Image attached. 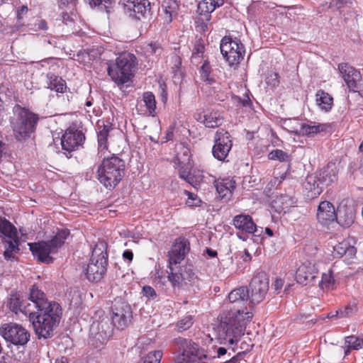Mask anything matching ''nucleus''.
<instances>
[{"label": "nucleus", "instance_id": "obj_1", "mask_svg": "<svg viewBox=\"0 0 363 363\" xmlns=\"http://www.w3.org/2000/svg\"><path fill=\"white\" fill-rule=\"evenodd\" d=\"M252 317V313L247 307H230L223 311L218 318L219 323L217 328L220 343L236 345Z\"/></svg>", "mask_w": 363, "mask_h": 363}, {"label": "nucleus", "instance_id": "obj_2", "mask_svg": "<svg viewBox=\"0 0 363 363\" xmlns=\"http://www.w3.org/2000/svg\"><path fill=\"white\" fill-rule=\"evenodd\" d=\"M95 178L106 189L113 190L125 175V162L116 155L104 157L92 168Z\"/></svg>", "mask_w": 363, "mask_h": 363}, {"label": "nucleus", "instance_id": "obj_3", "mask_svg": "<svg viewBox=\"0 0 363 363\" xmlns=\"http://www.w3.org/2000/svg\"><path fill=\"white\" fill-rule=\"evenodd\" d=\"M40 116L29 108L18 104L12 108L10 125L14 138L18 142H25L35 133Z\"/></svg>", "mask_w": 363, "mask_h": 363}, {"label": "nucleus", "instance_id": "obj_4", "mask_svg": "<svg viewBox=\"0 0 363 363\" xmlns=\"http://www.w3.org/2000/svg\"><path fill=\"white\" fill-rule=\"evenodd\" d=\"M138 64V59L134 54L128 52H121L115 60L107 63L108 75L120 89H122L125 84L132 82Z\"/></svg>", "mask_w": 363, "mask_h": 363}, {"label": "nucleus", "instance_id": "obj_5", "mask_svg": "<svg viewBox=\"0 0 363 363\" xmlns=\"http://www.w3.org/2000/svg\"><path fill=\"white\" fill-rule=\"evenodd\" d=\"M173 345L177 363H207L206 350L192 340L179 337L174 339Z\"/></svg>", "mask_w": 363, "mask_h": 363}, {"label": "nucleus", "instance_id": "obj_6", "mask_svg": "<svg viewBox=\"0 0 363 363\" xmlns=\"http://www.w3.org/2000/svg\"><path fill=\"white\" fill-rule=\"evenodd\" d=\"M106 245L98 244L92 250L89 262L84 269L86 279L91 282L99 281L106 274L108 266Z\"/></svg>", "mask_w": 363, "mask_h": 363}, {"label": "nucleus", "instance_id": "obj_7", "mask_svg": "<svg viewBox=\"0 0 363 363\" xmlns=\"http://www.w3.org/2000/svg\"><path fill=\"white\" fill-rule=\"evenodd\" d=\"M29 299L33 302V306L37 308L38 313L45 315L48 318L58 315V323L60 322L62 310L61 306L55 301L48 302L45 293L35 285L30 289Z\"/></svg>", "mask_w": 363, "mask_h": 363}, {"label": "nucleus", "instance_id": "obj_8", "mask_svg": "<svg viewBox=\"0 0 363 363\" xmlns=\"http://www.w3.org/2000/svg\"><path fill=\"white\" fill-rule=\"evenodd\" d=\"M220 49L223 58L230 67L239 65L245 53V46L241 41L229 35L221 39Z\"/></svg>", "mask_w": 363, "mask_h": 363}, {"label": "nucleus", "instance_id": "obj_9", "mask_svg": "<svg viewBox=\"0 0 363 363\" xmlns=\"http://www.w3.org/2000/svg\"><path fill=\"white\" fill-rule=\"evenodd\" d=\"M113 327L112 322L107 318L94 321L90 327L89 344L97 350H101L112 336Z\"/></svg>", "mask_w": 363, "mask_h": 363}, {"label": "nucleus", "instance_id": "obj_10", "mask_svg": "<svg viewBox=\"0 0 363 363\" xmlns=\"http://www.w3.org/2000/svg\"><path fill=\"white\" fill-rule=\"evenodd\" d=\"M48 318L45 315L31 311L28 314L30 321L32 322L35 334L39 339H48L53 336V331L59 323L58 315Z\"/></svg>", "mask_w": 363, "mask_h": 363}, {"label": "nucleus", "instance_id": "obj_11", "mask_svg": "<svg viewBox=\"0 0 363 363\" xmlns=\"http://www.w3.org/2000/svg\"><path fill=\"white\" fill-rule=\"evenodd\" d=\"M111 322L119 330L127 328L133 318V311L130 304L121 298H116L112 302Z\"/></svg>", "mask_w": 363, "mask_h": 363}, {"label": "nucleus", "instance_id": "obj_12", "mask_svg": "<svg viewBox=\"0 0 363 363\" xmlns=\"http://www.w3.org/2000/svg\"><path fill=\"white\" fill-rule=\"evenodd\" d=\"M167 279L170 282L172 287L181 288L183 282L194 281L198 279L196 269L191 263L186 262L184 265L171 268L167 271Z\"/></svg>", "mask_w": 363, "mask_h": 363}, {"label": "nucleus", "instance_id": "obj_13", "mask_svg": "<svg viewBox=\"0 0 363 363\" xmlns=\"http://www.w3.org/2000/svg\"><path fill=\"white\" fill-rule=\"evenodd\" d=\"M249 300L253 304L262 302L269 290V279L264 272L255 274L251 279L247 288Z\"/></svg>", "mask_w": 363, "mask_h": 363}, {"label": "nucleus", "instance_id": "obj_14", "mask_svg": "<svg viewBox=\"0 0 363 363\" xmlns=\"http://www.w3.org/2000/svg\"><path fill=\"white\" fill-rule=\"evenodd\" d=\"M0 335L15 345H25L30 340V333L19 324L9 323L0 327Z\"/></svg>", "mask_w": 363, "mask_h": 363}, {"label": "nucleus", "instance_id": "obj_15", "mask_svg": "<svg viewBox=\"0 0 363 363\" xmlns=\"http://www.w3.org/2000/svg\"><path fill=\"white\" fill-rule=\"evenodd\" d=\"M85 139L86 137L82 130L76 127L68 128L61 138L62 149L65 151L67 157L70 158L72 152L82 147Z\"/></svg>", "mask_w": 363, "mask_h": 363}, {"label": "nucleus", "instance_id": "obj_16", "mask_svg": "<svg viewBox=\"0 0 363 363\" xmlns=\"http://www.w3.org/2000/svg\"><path fill=\"white\" fill-rule=\"evenodd\" d=\"M233 147L230 134L223 129L217 130L214 135V145L212 147V154L214 158L219 161H225Z\"/></svg>", "mask_w": 363, "mask_h": 363}, {"label": "nucleus", "instance_id": "obj_17", "mask_svg": "<svg viewBox=\"0 0 363 363\" xmlns=\"http://www.w3.org/2000/svg\"><path fill=\"white\" fill-rule=\"evenodd\" d=\"M124 10L136 20L151 19L152 11L149 0H124Z\"/></svg>", "mask_w": 363, "mask_h": 363}, {"label": "nucleus", "instance_id": "obj_18", "mask_svg": "<svg viewBox=\"0 0 363 363\" xmlns=\"http://www.w3.org/2000/svg\"><path fill=\"white\" fill-rule=\"evenodd\" d=\"M190 250V242L184 237L176 239L172 249L168 252L167 271L178 267Z\"/></svg>", "mask_w": 363, "mask_h": 363}, {"label": "nucleus", "instance_id": "obj_19", "mask_svg": "<svg viewBox=\"0 0 363 363\" xmlns=\"http://www.w3.org/2000/svg\"><path fill=\"white\" fill-rule=\"evenodd\" d=\"M338 69L342 74V77L350 90L354 92L358 91L359 86L358 82L362 79L360 72L347 63L339 64Z\"/></svg>", "mask_w": 363, "mask_h": 363}, {"label": "nucleus", "instance_id": "obj_20", "mask_svg": "<svg viewBox=\"0 0 363 363\" xmlns=\"http://www.w3.org/2000/svg\"><path fill=\"white\" fill-rule=\"evenodd\" d=\"M316 218L320 225L326 226L337 220L334 205L328 201H321L318 206Z\"/></svg>", "mask_w": 363, "mask_h": 363}, {"label": "nucleus", "instance_id": "obj_21", "mask_svg": "<svg viewBox=\"0 0 363 363\" xmlns=\"http://www.w3.org/2000/svg\"><path fill=\"white\" fill-rule=\"evenodd\" d=\"M303 189L305 199L311 201L321 194L324 186L320 183L317 176L313 174L306 177L303 183Z\"/></svg>", "mask_w": 363, "mask_h": 363}, {"label": "nucleus", "instance_id": "obj_22", "mask_svg": "<svg viewBox=\"0 0 363 363\" xmlns=\"http://www.w3.org/2000/svg\"><path fill=\"white\" fill-rule=\"evenodd\" d=\"M28 245L34 257L37 258L39 262L45 264L53 262L54 259L50 256L53 252L49 247L48 242L42 240L37 242L29 243Z\"/></svg>", "mask_w": 363, "mask_h": 363}, {"label": "nucleus", "instance_id": "obj_23", "mask_svg": "<svg viewBox=\"0 0 363 363\" xmlns=\"http://www.w3.org/2000/svg\"><path fill=\"white\" fill-rule=\"evenodd\" d=\"M318 270L310 262L301 264L296 272V280L298 283L307 285L316 277Z\"/></svg>", "mask_w": 363, "mask_h": 363}, {"label": "nucleus", "instance_id": "obj_24", "mask_svg": "<svg viewBox=\"0 0 363 363\" xmlns=\"http://www.w3.org/2000/svg\"><path fill=\"white\" fill-rule=\"evenodd\" d=\"M338 169L334 162H329L319 172L315 173L323 186H328L337 181Z\"/></svg>", "mask_w": 363, "mask_h": 363}, {"label": "nucleus", "instance_id": "obj_25", "mask_svg": "<svg viewBox=\"0 0 363 363\" xmlns=\"http://www.w3.org/2000/svg\"><path fill=\"white\" fill-rule=\"evenodd\" d=\"M233 225L238 230L242 233L254 234L259 233L256 224L254 223L252 217L246 214H240L235 216L233 218Z\"/></svg>", "mask_w": 363, "mask_h": 363}, {"label": "nucleus", "instance_id": "obj_26", "mask_svg": "<svg viewBox=\"0 0 363 363\" xmlns=\"http://www.w3.org/2000/svg\"><path fill=\"white\" fill-rule=\"evenodd\" d=\"M112 129V125L110 123H105L104 121H99L96 123L99 152H104L108 150V138L109 136V133Z\"/></svg>", "mask_w": 363, "mask_h": 363}, {"label": "nucleus", "instance_id": "obj_27", "mask_svg": "<svg viewBox=\"0 0 363 363\" xmlns=\"http://www.w3.org/2000/svg\"><path fill=\"white\" fill-rule=\"evenodd\" d=\"M228 299L230 303L233 304L231 307L239 308L247 307V303L249 300V291L247 286H240L235 289L228 294Z\"/></svg>", "mask_w": 363, "mask_h": 363}, {"label": "nucleus", "instance_id": "obj_28", "mask_svg": "<svg viewBox=\"0 0 363 363\" xmlns=\"http://www.w3.org/2000/svg\"><path fill=\"white\" fill-rule=\"evenodd\" d=\"M10 311L17 314L19 312L28 315L30 312V304L24 306L21 295L18 292H12L7 304Z\"/></svg>", "mask_w": 363, "mask_h": 363}, {"label": "nucleus", "instance_id": "obj_29", "mask_svg": "<svg viewBox=\"0 0 363 363\" xmlns=\"http://www.w3.org/2000/svg\"><path fill=\"white\" fill-rule=\"evenodd\" d=\"M215 186L220 198L229 199L235 189V182L228 178L223 179L215 181Z\"/></svg>", "mask_w": 363, "mask_h": 363}, {"label": "nucleus", "instance_id": "obj_30", "mask_svg": "<svg viewBox=\"0 0 363 363\" xmlns=\"http://www.w3.org/2000/svg\"><path fill=\"white\" fill-rule=\"evenodd\" d=\"M69 234L70 231L67 228L58 229L50 240L45 241L53 254L57 252L58 250L63 246Z\"/></svg>", "mask_w": 363, "mask_h": 363}, {"label": "nucleus", "instance_id": "obj_31", "mask_svg": "<svg viewBox=\"0 0 363 363\" xmlns=\"http://www.w3.org/2000/svg\"><path fill=\"white\" fill-rule=\"evenodd\" d=\"M333 253L335 258H340L344 255L349 258H353L357 253V249L351 245L348 241L343 240L333 247Z\"/></svg>", "mask_w": 363, "mask_h": 363}, {"label": "nucleus", "instance_id": "obj_32", "mask_svg": "<svg viewBox=\"0 0 363 363\" xmlns=\"http://www.w3.org/2000/svg\"><path fill=\"white\" fill-rule=\"evenodd\" d=\"M355 213L352 208L345 206L338 211L337 221L344 228L350 227L354 222Z\"/></svg>", "mask_w": 363, "mask_h": 363}, {"label": "nucleus", "instance_id": "obj_33", "mask_svg": "<svg viewBox=\"0 0 363 363\" xmlns=\"http://www.w3.org/2000/svg\"><path fill=\"white\" fill-rule=\"evenodd\" d=\"M315 101L318 107L325 112L330 111L333 106V98L322 89L316 92Z\"/></svg>", "mask_w": 363, "mask_h": 363}, {"label": "nucleus", "instance_id": "obj_34", "mask_svg": "<svg viewBox=\"0 0 363 363\" xmlns=\"http://www.w3.org/2000/svg\"><path fill=\"white\" fill-rule=\"evenodd\" d=\"M162 7L164 13V22L169 24L172 21L173 17L177 15L179 4L175 0H164Z\"/></svg>", "mask_w": 363, "mask_h": 363}, {"label": "nucleus", "instance_id": "obj_35", "mask_svg": "<svg viewBox=\"0 0 363 363\" xmlns=\"http://www.w3.org/2000/svg\"><path fill=\"white\" fill-rule=\"evenodd\" d=\"M4 243L5 250L4 252V259L6 260H10L14 258L13 254L18 253L20 250L19 249V238L17 235L16 238H7L2 240Z\"/></svg>", "mask_w": 363, "mask_h": 363}, {"label": "nucleus", "instance_id": "obj_36", "mask_svg": "<svg viewBox=\"0 0 363 363\" xmlns=\"http://www.w3.org/2000/svg\"><path fill=\"white\" fill-rule=\"evenodd\" d=\"M48 78V87L52 91H55L58 93H65L67 89L66 82L54 73H48L47 74Z\"/></svg>", "mask_w": 363, "mask_h": 363}, {"label": "nucleus", "instance_id": "obj_37", "mask_svg": "<svg viewBox=\"0 0 363 363\" xmlns=\"http://www.w3.org/2000/svg\"><path fill=\"white\" fill-rule=\"evenodd\" d=\"M18 235L16 228L6 218L0 217V238H16Z\"/></svg>", "mask_w": 363, "mask_h": 363}, {"label": "nucleus", "instance_id": "obj_38", "mask_svg": "<svg viewBox=\"0 0 363 363\" xmlns=\"http://www.w3.org/2000/svg\"><path fill=\"white\" fill-rule=\"evenodd\" d=\"M213 69L208 59L205 60L199 69L201 79L206 84L211 85L216 82L215 77L211 75Z\"/></svg>", "mask_w": 363, "mask_h": 363}, {"label": "nucleus", "instance_id": "obj_39", "mask_svg": "<svg viewBox=\"0 0 363 363\" xmlns=\"http://www.w3.org/2000/svg\"><path fill=\"white\" fill-rule=\"evenodd\" d=\"M205 41L201 38H196L193 43L191 62L194 63L198 59L203 58L205 52Z\"/></svg>", "mask_w": 363, "mask_h": 363}, {"label": "nucleus", "instance_id": "obj_40", "mask_svg": "<svg viewBox=\"0 0 363 363\" xmlns=\"http://www.w3.org/2000/svg\"><path fill=\"white\" fill-rule=\"evenodd\" d=\"M325 130L324 125H309L301 122V128L299 130L298 136H313Z\"/></svg>", "mask_w": 363, "mask_h": 363}, {"label": "nucleus", "instance_id": "obj_41", "mask_svg": "<svg viewBox=\"0 0 363 363\" xmlns=\"http://www.w3.org/2000/svg\"><path fill=\"white\" fill-rule=\"evenodd\" d=\"M223 118L216 111H211L206 113V117L203 121V123L206 127L209 128H215L222 125Z\"/></svg>", "mask_w": 363, "mask_h": 363}, {"label": "nucleus", "instance_id": "obj_42", "mask_svg": "<svg viewBox=\"0 0 363 363\" xmlns=\"http://www.w3.org/2000/svg\"><path fill=\"white\" fill-rule=\"evenodd\" d=\"M91 7H99L104 9L109 14L114 11L116 1L114 0H85Z\"/></svg>", "mask_w": 363, "mask_h": 363}, {"label": "nucleus", "instance_id": "obj_43", "mask_svg": "<svg viewBox=\"0 0 363 363\" xmlns=\"http://www.w3.org/2000/svg\"><path fill=\"white\" fill-rule=\"evenodd\" d=\"M143 100L147 108L149 115L154 116L156 110L155 96L151 91L144 92L143 94Z\"/></svg>", "mask_w": 363, "mask_h": 363}, {"label": "nucleus", "instance_id": "obj_44", "mask_svg": "<svg viewBox=\"0 0 363 363\" xmlns=\"http://www.w3.org/2000/svg\"><path fill=\"white\" fill-rule=\"evenodd\" d=\"M194 323V316L191 314H186L182 318L179 320L175 325L177 332L182 333L189 329Z\"/></svg>", "mask_w": 363, "mask_h": 363}, {"label": "nucleus", "instance_id": "obj_45", "mask_svg": "<svg viewBox=\"0 0 363 363\" xmlns=\"http://www.w3.org/2000/svg\"><path fill=\"white\" fill-rule=\"evenodd\" d=\"M267 157L270 160H277L281 162H290L291 160V157L289 154L279 149L272 150L269 152Z\"/></svg>", "mask_w": 363, "mask_h": 363}, {"label": "nucleus", "instance_id": "obj_46", "mask_svg": "<svg viewBox=\"0 0 363 363\" xmlns=\"http://www.w3.org/2000/svg\"><path fill=\"white\" fill-rule=\"evenodd\" d=\"M284 128L288 132L298 136L299 130L301 128V122L297 118H289L284 122Z\"/></svg>", "mask_w": 363, "mask_h": 363}, {"label": "nucleus", "instance_id": "obj_47", "mask_svg": "<svg viewBox=\"0 0 363 363\" xmlns=\"http://www.w3.org/2000/svg\"><path fill=\"white\" fill-rule=\"evenodd\" d=\"M224 0H204L199 5V8L205 9V11L208 13H212L217 8L223 6Z\"/></svg>", "mask_w": 363, "mask_h": 363}, {"label": "nucleus", "instance_id": "obj_48", "mask_svg": "<svg viewBox=\"0 0 363 363\" xmlns=\"http://www.w3.org/2000/svg\"><path fill=\"white\" fill-rule=\"evenodd\" d=\"M345 345H348L352 350H359L363 347V339L355 335L347 336L345 338Z\"/></svg>", "mask_w": 363, "mask_h": 363}, {"label": "nucleus", "instance_id": "obj_49", "mask_svg": "<svg viewBox=\"0 0 363 363\" xmlns=\"http://www.w3.org/2000/svg\"><path fill=\"white\" fill-rule=\"evenodd\" d=\"M358 311L357 304L354 302L346 306L343 309L336 312V315L340 318L350 317L355 314Z\"/></svg>", "mask_w": 363, "mask_h": 363}, {"label": "nucleus", "instance_id": "obj_50", "mask_svg": "<svg viewBox=\"0 0 363 363\" xmlns=\"http://www.w3.org/2000/svg\"><path fill=\"white\" fill-rule=\"evenodd\" d=\"M232 101L235 106L238 108L241 107H250L252 105V103L248 96V95H246L245 98H241L236 95H233L231 96Z\"/></svg>", "mask_w": 363, "mask_h": 363}, {"label": "nucleus", "instance_id": "obj_51", "mask_svg": "<svg viewBox=\"0 0 363 363\" xmlns=\"http://www.w3.org/2000/svg\"><path fill=\"white\" fill-rule=\"evenodd\" d=\"M184 194L188 196L186 204L191 207H197L201 206V201L196 194L185 190Z\"/></svg>", "mask_w": 363, "mask_h": 363}, {"label": "nucleus", "instance_id": "obj_52", "mask_svg": "<svg viewBox=\"0 0 363 363\" xmlns=\"http://www.w3.org/2000/svg\"><path fill=\"white\" fill-rule=\"evenodd\" d=\"M333 272L330 269L328 273H324L322 275L321 284L323 287L329 288L335 284V279L333 276Z\"/></svg>", "mask_w": 363, "mask_h": 363}, {"label": "nucleus", "instance_id": "obj_53", "mask_svg": "<svg viewBox=\"0 0 363 363\" xmlns=\"http://www.w3.org/2000/svg\"><path fill=\"white\" fill-rule=\"evenodd\" d=\"M75 17L76 14L72 11L70 13L62 12L61 15V21L65 25L72 28L75 23Z\"/></svg>", "mask_w": 363, "mask_h": 363}, {"label": "nucleus", "instance_id": "obj_54", "mask_svg": "<svg viewBox=\"0 0 363 363\" xmlns=\"http://www.w3.org/2000/svg\"><path fill=\"white\" fill-rule=\"evenodd\" d=\"M279 75L277 72H272L269 73L265 79L267 85L272 87L277 86L279 84Z\"/></svg>", "mask_w": 363, "mask_h": 363}, {"label": "nucleus", "instance_id": "obj_55", "mask_svg": "<svg viewBox=\"0 0 363 363\" xmlns=\"http://www.w3.org/2000/svg\"><path fill=\"white\" fill-rule=\"evenodd\" d=\"M142 292L144 296L148 300H155L157 295L155 290L150 286L146 285L143 287Z\"/></svg>", "mask_w": 363, "mask_h": 363}, {"label": "nucleus", "instance_id": "obj_56", "mask_svg": "<svg viewBox=\"0 0 363 363\" xmlns=\"http://www.w3.org/2000/svg\"><path fill=\"white\" fill-rule=\"evenodd\" d=\"M202 180L201 176L200 175H195L193 174H190L188 177H186L184 181H186L187 183L193 186L194 187H196L199 186Z\"/></svg>", "mask_w": 363, "mask_h": 363}, {"label": "nucleus", "instance_id": "obj_57", "mask_svg": "<svg viewBox=\"0 0 363 363\" xmlns=\"http://www.w3.org/2000/svg\"><path fill=\"white\" fill-rule=\"evenodd\" d=\"M172 61L173 62V72L174 75H177L178 72H181L182 59L179 55H175L172 57Z\"/></svg>", "mask_w": 363, "mask_h": 363}, {"label": "nucleus", "instance_id": "obj_58", "mask_svg": "<svg viewBox=\"0 0 363 363\" xmlns=\"http://www.w3.org/2000/svg\"><path fill=\"white\" fill-rule=\"evenodd\" d=\"M174 127L173 125H170L167 128V130L165 131V135L164 137V143H167L168 141L173 140L174 139Z\"/></svg>", "mask_w": 363, "mask_h": 363}, {"label": "nucleus", "instance_id": "obj_59", "mask_svg": "<svg viewBox=\"0 0 363 363\" xmlns=\"http://www.w3.org/2000/svg\"><path fill=\"white\" fill-rule=\"evenodd\" d=\"M9 152V145L2 140H0V160L3 156L8 155Z\"/></svg>", "mask_w": 363, "mask_h": 363}, {"label": "nucleus", "instance_id": "obj_60", "mask_svg": "<svg viewBox=\"0 0 363 363\" xmlns=\"http://www.w3.org/2000/svg\"><path fill=\"white\" fill-rule=\"evenodd\" d=\"M190 174V169L187 166L184 165L180 167L179 174L181 179L184 180Z\"/></svg>", "mask_w": 363, "mask_h": 363}, {"label": "nucleus", "instance_id": "obj_61", "mask_svg": "<svg viewBox=\"0 0 363 363\" xmlns=\"http://www.w3.org/2000/svg\"><path fill=\"white\" fill-rule=\"evenodd\" d=\"M28 9L27 6H21L17 9V18L21 21L23 18V15L28 13Z\"/></svg>", "mask_w": 363, "mask_h": 363}, {"label": "nucleus", "instance_id": "obj_62", "mask_svg": "<svg viewBox=\"0 0 363 363\" xmlns=\"http://www.w3.org/2000/svg\"><path fill=\"white\" fill-rule=\"evenodd\" d=\"M245 352H238L236 355L230 359L232 363H239L245 356Z\"/></svg>", "mask_w": 363, "mask_h": 363}, {"label": "nucleus", "instance_id": "obj_63", "mask_svg": "<svg viewBox=\"0 0 363 363\" xmlns=\"http://www.w3.org/2000/svg\"><path fill=\"white\" fill-rule=\"evenodd\" d=\"M148 46L150 47L152 54H156L158 50L162 49L160 44L157 42H151Z\"/></svg>", "mask_w": 363, "mask_h": 363}, {"label": "nucleus", "instance_id": "obj_64", "mask_svg": "<svg viewBox=\"0 0 363 363\" xmlns=\"http://www.w3.org/2000/svg\"><path fill=\"white\" fill-rule=\"evenodd\" d=\"M160 89H161V93H160L161 101L164 104H166V102L167 101V91L166 85L165 84L160 85Z\"/></svg>", "mask_w": 363, "mask_h": 363}]
</instances>
